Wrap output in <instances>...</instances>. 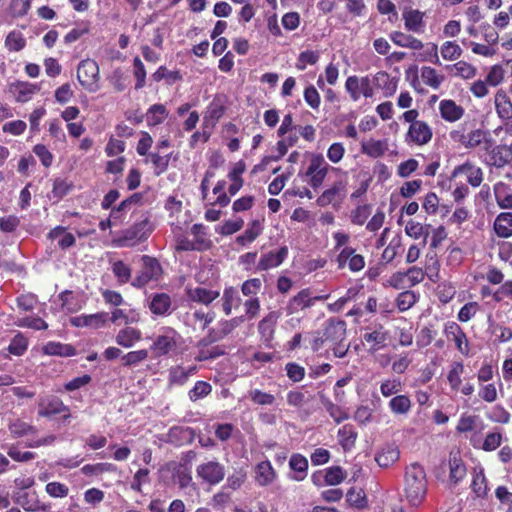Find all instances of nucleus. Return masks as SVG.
Returning a JSON list of instances; mask_svg holds the SVG:
<instances>
[{"instance_id":"nucleus-57","label":"nucleus","mask_w":512,"mask_h":512,"mask_svg":"<svg viewBox=\"0 0 512 512\" xmlns=\"http://www.w3.org/2000/svg\"><path fill=\"white\" fill-rule=\"evenodd\" d=\"M401 390L402 382L399 378H386L380 382V393L385 398L396 396Z\"/></svg>"},{"instance_id":"nucleus-19","label":"nucleus","mask_w":512,"mask_h":512,"mask_svg":"<svg viewBox=\"0 0 512 512\" xmlns=\"http://www.w3.org/2000/svg\"><path fill=\"white\" fill-rule=\"evenodd\" d=\"M438 109L441 118L449 123L459 121L465 113V109L452 99L441 100Z\"/></svg>"},{"instance_id":"nucleus-4","label":"nucleus","mask_w":512,"mask_h":512,"mask_svg":"<svg viewBox=\"0 0 512 512\" xmlns=\"http://www.w3.org/2000/svg\"><path fill=\"white\" fill-rule=\"evenodd\" d=\"M141 261V269L131 281V285L135 288H143L150 282L158 281L162 275V267L157 259L144 255Z\"/></svg>"},{"instance_id":"nucleus-46","label":"nucleus","mask_w":512,"mask_h":512,"mask_svg":"<svg viewBox=\"0 0 512 512\" xmlns=\"http://www.w3.org/2000/svg\"><path fill=\"white\" fill-rule=\"evenodd\" d=\"M8 430L14 438L27 436L36 432L34 426L18 418L9 421Z\"/></svg>"},{"instance_id":"nucleus-7","label":"nucleus","mask_w":512,"mask_h":512,"mask_svg":"<svg viewBox=\"0 0 512 512\" xmlns=\"http://www.w3.org/2000/svg\"><path fill=\"white\" fill-rule=\"evenodd\" d=\"M345 90L354 102L359 101L361 97L372 98L375 94L369 76H349L345 81Z\"/></svg>"},{"instance_id":"nucleus-15","label":"nucleus","mask_w":512,"mask_h":512,"mask_svg":"<svg viewBox=\"0 0 512 512\" xmlns=\"http://www.w3.org/2000/svg\"><path fill=\"white\" fill-rule=\"evenodd\" d=\"M298 141L297 134H288L286 137L283 136L281 140H279L276 144V150L278 154L276 156H266L262 159L261 163L254 167V171H262L271 161H278L281 159L288 151L290 147H293Z\"/></svg>"},{"instance_id":"nucleus-62","label":"nucleus","mask_w":512,"mask_h":512,"mask_svg":"<svg viewBox=\"0 0 512 512\" xmlns=\"http://www.w3.org/2000/svg\"><path fill=\"white\" fill-rule=\"evenodd\" d=\"M149 356L146 349L130 351L121 357L122 364L127 367H133L145 361Z\"/></svg>"},{"instance_id":"nucleus-64","label":"nucleus","mask_w":512,"mask_h":512,"mask_svg":"<svg viewBox=\"0 0 512 512\" xmlns=\"http://www.w3.org/2000/svg\"><path fill=\"white\" fill-rule=\"evenodd\" d=\"M478 396L487 403H494L498 399V390L495 383L479 384Z\"/></svg>"},{"instance_id":"nucleus-49","label":"nucleus","mask_w":512,"mask_h":512,"mask_svg":"<svg viewBox=\"0 0 512 512\" xmlns=\"http://www.w3.org/2000/svg\"><path fill=\"white\" fill-rule=\"evenodd\" d=\"M344 185L339 182L334 184L331 188L325 190L317 199L319 206H327L343 195Z\"/></svg>"},{"instance_id":"nucleus-14","label":"nucleus","mask_w":512,"mask_h":512,"mask_svg":"<svg viewBox=\"0 0 512 512\" xmlns=\"http://www.w3.org/2000/svg\"><path fill=\"white\" fill-rule=\"evenodd\" d=\"M460 176H465L467 182L473 187H479L483 181L482 169L471 162H465L454 168L451 177L457 178Z\"/></svg>"},{"instance_id":"nucleus-8","label":"nucleus","mask_w":512,"mask_h":512,"mask_svg":"<svg viewBox=\"0 0 512 512\" xmlns=\"http://www.w3.org/2000/svg\"><path fill=\"white\" fill-rule=\"evenodd\" d=\"M77 78L80 84L89 92H96L99 88V67L92 59L82 60L78 66Z\"/></svg>"},{"instance_id":"nucleus-10","label":"nucleus","mask_w":512,"mask_h":512,"mask_svg":"<svg viewBox=\"0 0 512 512\" xmlns=\"http://www.w3.org/2000/svg\"><path fill=\"white\" fill-rule=\"evenodd\" d=\"M196 474L203 482L216 485L224 479L225 468L218 461L209 460L197 466Z\"/></svg>"},{"instance_id":"nucleus-35","label":"nucleus","mask_w":512,"mask_h":512,"mask_svg":"<svg viewBox=\"0 0 512 512\" xmlns=\"http://www.w3.org/2000/svg\"><path fill=\"white\" fill-rule=\"evenodd\" d=\"M446 69L451 72L453 76L464 80L473 79L477 74V68L466 61H458L452 65L446 66Z\"/></svg>"},{"instance_id":"nucleus-63","label":"nucleus","mask_w":512,"mask_h":512,"mask_svg":"<svg viewBox=\"0 0 512 512\" xmlns=\"http://www.w3.org/2000/svg\"><path fill=\"white\" fill-rule=\"evenodd\" d=\"M26 45V40L20 31H11L6 39L5 46L9 51L18 52Z\"/></svg>"},{"instance_id":"nucleus-32","label":"nucleus","mask_w":512,"mask_h":512,"mask_svg":"<svg viewBox=\"0 0 512 512\" xmlns=\"http://www.w3.org/2000/svg\"><path fill=\"white\" fill-rule=\"evenodd\" d=\"M171 299L165 293H157L151 297L149 302L150 311L157 316H164L170 313Z\"/></svg>"},{"instance_id":"nucleus-50","label":"nucleus","mask_w":512,"mask_h":512,"mask_svg":"<svg viewBox=\"0 0 512 512\" xmlns=\"http://www.w3.org/2000/svg\"><path fill=\"white\" fill-rule=\"evenodd\" d=\"M111 270L120 285L126 284L129 281H132L131 280V277H132L131 268L128 264L124 263L122 260L112 261L111 262Z\"/></svg>"},{"instance_id":"nucleus-26","label":"nucleus","mask_w":512,"mask_h":512,"mask_svg":"<svg viewBox=\"0 0 512 512\" xmlns=\"http://www.w3.org/2000/svg\"><path fill=\"white\" fill-rule=\"evenodd\" d=\"M254 472L255 481L260 486H268L277 478V473L269 460L258 463L255 466Z\"/></svg>"},{"instance_id":"nucleus-40","label":"nucleus","mask_w":512,"mask_h":512,"mask_svg":"<svg viewBox=\"0 0 512 512\" xmlns=\"http://www.w3.org/2000/svg\"><path fill=\"white\" fill-rule=\"evenodd\" d=\"M449 482L453 485L458 484L466 476V467L463 461L456 455L449 459Z\"/></svg>"},{"instance_id":"nucleus-59","label":"nucleus","mask_w":512,"mask_h":512,"mask_svg":"<svg viewBox=\"0 0 512 512\" xmlns=\"http://www.w3.org/2000/svg\"><path fill=\"white\" fill-rule=\"evenodd\" d=\"M405 233L413 239L424 237L423 246H425L426 237L428 236V226L414 220H409L405 225Z\"/></svg>"},{"instance_id":"nucleus-36","label":"nucleus","mask_w":512,"mask_h":512,"mask_svg":"<svg viewBox=\"0 0 512 512\" xmlns=\"http://www.w3.org/2000/svg\"><path fill=\"white\" fill-rule=\"evenodd\" d=\"M43 353L51 356L71 357L76 355V349L71 344L50 341L44 345Z\"/></svg>"},{"instance_id":"nucleus-22","label":"nucleus","mask_w":512,"mask_h":512,"mask_svg":"<svg viewBox=\"0 0 512 512\" xmlns=\"http://www.w3.org/2000/svg\"><path fill=\"white\" fill-rule=\"evenodd\" d=\"M16 502L28 512H49L50 505L41 502L36 492H23L16 498Z\"/></svg>"},{"instance_id":"nucleus-28","label":"nucleus","mask_w":512,"mask_h":512,"mask_svg":"<svg viewBox=\"0 0 512 512\" xmlns=\"http://www.w3.org/2000/svg\"><path fill=\"white\" fill-rule=\"evenodd\" d=\"M389 149V144L387 139H374L370 138L361 143V151L363 154L371 157V158H380Z\"/></svg>"},{"instance_id":"nucleus-61","label":"nucleus","mask_w":512,"mask_h":512,"mask_svg":"<svg viewBox=\"0 0 512 512\" xmlns=\"http://www.w3.org/2000/svg\"><path fill=\"white\" fill-rule=\"evenodd\" d=\"M63 310L67 313H74L82 308V304L71 291H64L59 295Z\"/></svg>"},{"instance_id":"nucleus-17","label":"nucleus","mask_w":512,"mask_h":512,"mask_svg":"<svg viewBox=\"0 0 512 512\" xmlns=\"http://www.w3.org/2000/svg\"><path fill=\"white\" fill-rule=\"evenodd\" d=\"M389 333L383 326L367 328L363 334V340L370 345V350L376 351L386 346Z\"/></svg>"},{"instance_id":"nucleus-31","label":"nucleus","mask_w":512,"mask_h":512,"mask_svg":"<svg viewBox=\"0 0 512 512\" xmlns=\"http://www.w3.org/2000/svg\"><path fill=\"white\" fill-rule=\"evenodd\" d=\"M141 319V314L134 308H115L111 311L110 320L112 323L123 321L126 326L138 323Z\"/></svg>"},{"instance_id":"nucleus-54","label":"nucleus","mask_w":512,"mask_h":512,"mask_svg":"<svg viewBox=\"0 0 512 512\" xmlns=\"http://www.w3.org/2000/svg\"><path fill=\"white\" fill-rule=\"evenodd\" d=\"M133 202H134L133 198L126 199V200L122 201L120 203V205L117 207V209H113L111 211L110 218L102 220L99 223V228L102 231H105L108 228H110L112 225L116 224L117 221H119L121 218L120 213L122 211L127 210Z\"/></svg>"},{"instance_id":"nucleus-2","label":"nucleus","mask_w":512,"mask_h":512,"mask_svg":"<svg viewBox=\"0 0 512 512\" xmlns=\"http://www.w3.org/2000/svg\"><path fill=\"white\" fill-rule=\"evenodd\" d=\"M449 137L465 149H475L482 144L490 146L492 142L489 132L481 128L466 131L463 126H459L450 131Z\"/></svg>"},{"instance_id":"nucleus-37","label":"nucleus","mask_w":512,"mask_h":512,"mask_svg":"<svg viewBox=\"0 0 512 512\" xmlns=\"http://www.w3.org/2000/svg\"><path fill=\"white\" fill-rule=\"evenodd\" d=\"M495 233L501 238L512 236V213H500L494 221Z\"/></svg>"},{"instance_id":"nucleus-16","label":"nucleus","mask_w":512,"mask_h":512,"mask_svg":"<svg viewBox=\"0 0 512 512\" xmlns=\"http://www.w3.org/2000/svg\"><path fill=\"white\" fill-rule=\"evenodd\" d=\"M445 334L448 340H452L455 343L456 348L462 355H469L470 347L467 336L457 323L452 322L448 324L445 328Z\"/></svg>"},{"instance_id":"nucleus-56","label":"nucleus","mask_w":512,"mask_h":512,"mask_svg":"<svg viewBox=\"0 0 512 512\" xmlns=\"http://www.w3.org/2000/svg\"><path fill=\"white\" fill-rule=\"evenodd\" d=\"M248 398L255 405L271 406L276 402V397L268 392L260 389H250L247 394Z\"/></svg>"},{"instance_id":"nucleus-3","label":"nucleus","mask_w":512,"mask_h":512,"mask_svg":"<svg viewBox=\"0 0 512 512\" xmlns=\"http://www.w3.org/2000/svg\"><path fill=\"white\" fill-rule=\"evenodd\" d=\"M153 231V225L148 218L135 223L122 231L121 236L114 240L116 247H132L148 238Z\"/></svg>"},{"instance_id":"nucleus-12","label":"nucleus","mask_w":512,"mask_h":512,"mask_svg":"<svg viewBox=\"0 0 512 512\" xmlns=\"http://www.w3.org/2000/svg\"><path fill=\"white\" fill-rule=\"evenodd\" d=\"M399 80V77L392 76L386 71H378L371 78L374 90H380L386 98L392 97L396 93Z\"/></svg>"},{"instance_id":"nucleus-43","label":"nucleus","mask_w":512,"mask_h":512,"mask_svg":"<svg viewBox=\"0 0 512 512\" xmlns=\"http://www.w3.org/2000/svg\"><path fill=\"white\" fill-rule=\"evenodd\" d=\"M220 295L219 291L210 290L203 287L188 289V296L191 300L208 305Z\"/></svg>"},{"instance_id":"nucleus-13","label":"nucleus","mask_w":512,"mask_h":512,"mask_svg":"<svg viewBox=\"0 0 512 512\" xmlns=\"http://www.w3.org/2000/svg\"><path fill=\"white\" fill-rule=\"evenodd\" d=\"M108 322V313L106 312H97L94 314H82L75 317L70 318V323L72 326L77 328H90V329H100L103 328Z\"/></svg>"},{"instance_id":"nucleus-29","label":"nucleus","mask_w":512,"mask_h":512,"mask_svg":"<svg viewBox=\"0 0 512 512\" xmlns=\"http://www.w3.org/2000/svg\"><path fill=\"white\" fill-rule=\"evenodd\" d=\"M196 372V367L191 366L188 368H184L183 366H172L168 370V384L169 386H182L184 385L188 379L194 375Z\"/></svg>"},{"instance_id":"nucleus-11","label":"nucleus","mask_w":512,"mask_h":512,"mask_svg":"<svg viewBox=\"0 0 512 512\" xmlns=\"http://www.w3.org/2000/svg\"><path fill=\"white\" fill-rule=\"evenodd\" d=\"M329 295H313L308 288L301 290L287 304L286 310L288 314H294L306 308L312 307L317 301L328 299Z\"/></svg>"},{"instance_id":"nucleus-55","label":"nucleus","mask_w":512,"mask_h":512,"mask_svg":"<svg viewBox=\"0 0 512 512\" xmlns=\"http://www.w3.org/2000/svg\"><path fill=\"white\" fill-rule=\"evenodd\" d=\"M422 52L418 54V59L423 62H429L435 65H441L439 57V47L434 42L424 44Z\"/></svg>"},{"instance_id":"nucleus-6","label":"nucleus","mask_w":512,"mask_h":512,"mask_svg":"<svg viewBox=\"0 0 512 512\" xmlns=\"http://www.w3.org/2000/svg\"><path fill=\"white\" fill-rule=\"evenodd\" d=\"M182 343L181 335L171 327H162L159 329L152 345L151 350L157 355H167L175 352Z\"/></svg>"},{"instance_id":"nucleus-9","label":"nucleus","mask_w":512,"mask_h":512,"mask_svg":"<svg viewBox=\"0 0 512 512\" xmlns=\"http://www.w3.org/2000/svg\"><path fill=\"white\" fill-rule=\"evenodd\" d=\"M432 137V128L427 122L421 120L409 125L404 141L409 146H424L431 141Z\"/></svg>"},{"instance_id":"nucleus-44","label":"nucleus","mask_w":512,"mask_h":512,"mask_svg":"<svg viewBox=\"0 0 512 512\" xmlns=\"http://www.w3.org/2000/svg\"><path fill=\"white\" fill-rule=\"evenodd\" d=\"M399 459V450L395 445L384 446L376 455L380 467H389Z\"/></svg>"},{"instance_id":"nucleus-53","label":"nucleus","mask_w":512,"mask_h":512,"mask_svg":"<svg viewBox=\"0 0 512 512\" xmlns=\"http://www.w3.org/2000/svg\"><path fill=\"white\" fill-rule=\"evenodd\" d=\"M49 238L58 240V245L62 249H67L74 245L75 237L73 234L66 232L65 228L58 226L49 232Z\"/></svg>"},{"instance_id":"nucleus-47","label":"nucleus","mask_w":512,"mask_h":512,"mask_svg":"<svg viewBox=\"0 0 512 512\" xmlns=\"http://www.w3.org/2000/svg\"><path fill=\"white\" fill-rule=\"evenodd\" d=\"M471 489L479 498H484L487 495L489 488L482 468L474 470Z\"/></svg>"},{"instance_id":"nucleus-39","label":"nucleus","mask_w":512,"mask_h":512,"mask_svg":"<svg viewBox=\"0 0 512 512\" xmlns=\"http://www.w3.org/2000/svg\"><path fill=\"white\" fill-rule=\"evenodd\" d=\"M390 411L395 415H406L412 407L411 399L408 395L397 394L388 403Z\"/></svg>"},{"instance_id":"nucleus-27","label":"nucleus","mask_w":512,"mask_h":512,"mask_svg":"<svg viewBox=\"0 0 512 512\" xmlns=\"http://www.w3.org/2000/svg\"><path fill=\"white\" fill-rule=\"evenodd\" d=\"M494 105L496 113L502 121L512 119V101L504 90L500 89L495 93Z\"/></svg>"},{"instance_id":"nucleus-30","label":"nucleus","mask_w":512,"mask_h":512,"mask_svg":"<svg viewBox=\"0 0 512 512\" xmlns=\"http://www.w3.org/2000/svg\"><path fill=\"white\" fill-rule=\"evenodd\" d=\"M390 39L395 45L399 47L409 48L415 51L424 48V43L420 39L400 31L392 32L390 34Z\"/></svg>"},{"instance_id":"nucleus-21","label":"nucleus","mask_w":512,"mask_h":512,"mask_svg":"<svg viewBox=\"0 0 512 512\" xmlns=\"http://www.w3.org/2000/svg\"><path fill=\"white\" fill-rule=\"evenodd\" d=\"M323 334L327 343L343 342L346 338V323L342 320L330 319L325 324Z\"/></svg>"},{"instance_id":"nucleus-48","label":"nucleus","mask_w":512,"mask_h":512,"mask_svg":"<svg viewBox=\"0 0 512 512\" xmlns=\"http://www.w3.org/2000/svg\"><path fill=\"white\" fill-rule=\"evenodd\" d=\"M464 373V365L460 361H454L447 374V381L451 390L458 391L462 384V374Z\"/></svg>"},{"instance_id":"nucleus-42","label":"nucleus","mask_w":512,"mask_h":512,"mask_svg":"<svg viewBox=\"0 0 512 512\" xmlns=\"http://www.w3.org/2000/svg\"><path fill=\"white\" fill-rule=\"evenodd\" d=\"M289 466L295 472L291 478L295 481H302L307 475L308 460L301 454H293Z\"/></svg>"},{"instance_id":"nucleus-34","label":"nucleus","mask_w":512,"mask_h":512,"mask_svg":"<svg viewBox=\"0 0 512 512\" xmlns=\"http://www.w3.org/2000/svg\"><path fill=\"white\" fill-rule=\"evenodd\" d=\"M12 92L18 102H28L39 91L37 84L18 82L12 86Z\"/></svg>"},{"instance_id":"nucleus-60","label":"nucleus","mask_w":512,"mask_h":512,"mask_svg":"<svg viewBox=\"0 0 512 512\" xmlns=\"http://www.w3.org/2000/svg\"><path fill=\"white\" fill-rule=\"evenodd\" d=\"M28 339L18 332L10 341L8 352L14 356H22L28 349Z\"/></svg>"},{"instance_id":"nucleus-20","label":"nucleus","mask_w":512,"mask_h":512,"mask_svg":"<svg viewBox=\"0 0 512 512\" xmlns=\"http://www.w3.org/2000/svg\"><path fill=\"white\" fill-rule=\"evenodd\" d=\"M402 15L406 30L416 34H421L425 31L424 12L409 8L405 9Z\"/></svg>"},{"instance_id":"nucleus-25","label":"nucleus","mask_w":512,"mask_h":512,"mask_svg":"<svg viewBox=\"0 0 512 512\" xmlns=\"http://www.w3.org/2000/svg\"><path fill=\"white\" fill-rule=\"evenodd\" d=\"M288 256V248L286 246L281 247L277 251H270L263 254L258 262V270H269L276 268L283 263Z\"/></svg>"},{"instance_id":"nucleus-58","label":"nucleus","mask_w":512,"mask_h":512,"mask_svg":"<svg viewBox=\"0 0 512 512\" xmlns=\"http://www.w3.org/2000/svg\"><path fill=\"white\" fill-rule=\"evenodd\" d=\"M486 417L490 421L499 424H508L511 419L510 413L502 405L492 406L487 412Z\"/></svg>"},{"instance_id":"nucleus-33","label":"nucleus","mask_w":512,"mask_h":512,"mask_svg":"<svg viewBox=\"0 0 512 512\" xmlns=\"http://www.w3.org/2000/svg\"><path fill=\"white\" fill-rule=\"evenodd\" d=\"M493 191L496 202L501 209H512V188L508 184L497 182Z\"/></svg>"},{"instance_id":"nucleus-1","label":"nucleus","mask_w":512,"mask_h":512,"mask_svg":"<svg viewBox=\"0 0 512 512\" xmlns=\"http://www.w3.org/2000/svg\"><path fill=\"white\" fill-rule=\"evenodd\" d=\"M428 480L423 466L413 463L406 468L404 475V497L411 507H419L425 500Z\"/></svg>"},{"instance_id":"nucleus-45","label":"nucleus","mask_w":512,"mask_h":512,"mask_svg":"<svg viewBox=\"0 0 512 512\" xmlns=\"http://www.w3.org/2000/svg\"><path fill=\"white\" fill-rule=\"evenodd\" d=\"M262 222L260 220H253L249 223L244 233L237 237L236 241L238 244L245 246L253 242L262 232Z\"/></svg>"},{"instance_id":"nucleus-24","label":"nucleus","mask_w":512,"mask_h":512,"mask_svg":"<svg viewBox=\"0 0 512 512\" xmlns=\"http://www.w3.org/2000/svg\"><path fill=\"white\" fill-rule=\"evenodd\" d=\"M487 164L496 168H503L512 162L511 151L506 145H496L488 152Z\"/></svg>"},{"instance_id":"nucleus-23","label":"nucleus","mask_w":512,"mask_h":512,"mask_svg":"<svg viewBox=\"0 0 512 512\" xmlns=\"http://www.w3.org/2000/svg\"><path fill=\"white\" fill-rule=\"evenodd\" d=\"M142 339V332L130 325L121 328L115 336V342L125 349L134 347Z\"/></svg>"},{"instance_id":"nucleus-51","label":"nucleus","mask_w":512,"mask_h":512,"mask_svg":"<svg viewBox=\"0 0 512 512\" xmlns=\"http://www.w3.org/2000/svg\"><path fill=\"white\" fill-rule=\"evenodd\" d=\"M240 297L238 291L233 287L225 288L222 296V307L226 315H230L233 308L240 305Z\"/></svg>"},{"instance_id":"nucleus-38","label":"nucleus","mask_w":512,"mask_h":512,"mask_svg":"<svg viewBox=\"0 0 512 512\" xmlns=\"http://www.w3.org/2000/svg\"><path fill=\"white\" fill-rule=\"evenodd\" d=\"M421 79L424 84L434 90L439 89L445 81L444 75L431 66H423L421 68Z\"/></svg>"},{"instance_id":"nucleus-5","label":"nucleus","mask_w":512,"mask_h":512,"mask_svg":"<svg viewBox=\"0 0 512 512\" xmlns=\"http://www.w3.org/2000/svg\"><path fill=\"white\" fill-rule=\"evenodd\" d=\"M330 169L322 154L312 153L309 156L307 167L304 171V177L307 183L314 189L319 188Z\"/></svg>"},{"instance_id":"nucleus-52","label":"nucleus","mask_w":512,"mask_h":512,"mask_svg":"<svg viewBox=\"0 0 512 512\" xmlns=\"http://www.w3.org/2000/svg\"><path fill=\"white\" fill-rule=\"evenodd\" d=\"M167 116L168 111L164 105L154 104L146 113V121L149 126H156L163 123Z\"/></svg>"},{"instance_id":"nucleus-18","label":"nucleus","mask_w":512,"mask_h":512,"mask_svg":"<svg viewBox=\"0 0 512 512\" xmlns=\"http://www.w3.org/2000/svg\"><path fill=\"white\" fill-rule=\"evenodd\" d=\"M38 407V415L41 417H51L68 411V407L55 396L42 397L39 401Z\"/></svg>"},{"instance_id":"nucleus-41","label":"nucleus","mask_w":512,"mask_h":512,"mask_svg":"<svg viewBox=\"0 0 512 512\" xmlns=\"http://www.w3.org/2000/svg\"><path fill=\"white\" fill-rule=\"evenodd\" d=\"M439 53L443 60L453 62L462 56L463 50L456 41L446 40L439 47Z\"/></svg>"}]
</instances>
